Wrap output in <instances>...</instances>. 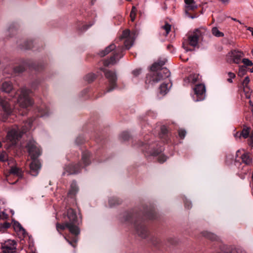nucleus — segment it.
Returning <instances> with one entry per match:
<instances>
[{
	"instance_id": "33",
	"label": "nucleus",
	"mask_w": 253,
	"mask_h": 253,
	"mask_svg": "<svg viewBox=\"0 0 253 253\" xmlns=\"http://www.w3.org/2000/svg\"><path fill=\"white\" fill-rule=\"evenodd\" d=\"M228 78L227 79V82L230 83H232V79L235 78L236 75L234 73L229 72L228 73Z\"/></svg>"
},
{
	"instance_id": "19",
	"label": "nucleus",
	"mask_w": 253,
	"mask_h": 253,
	"mask_svg": "<svg viewBox=\"0 0 253 253\" xmlns=\"http://www.w3.org/2000/svg\"><path fill=\"white\" fill-rule=\"evenodd\" d=\"M165 60H158L157 62L154 63L151 66V69L152 71H156L162 69V67L165 64Z\"/></svg>"
},
{
	"instance_id": "40",
	"label": "nucleus",
	"mask_w": 253,
	"mask_h": 253,
	"mask_svg": "<svg viewBox=\"0 0 253 253\" xmlns=\"http://www.w3.org/2000/svg\"><path fill=\"white\" fill-rule=\"evenodd\" d=\"M250 79L248 77H246L243 82V83H242V85H243V86H248V84L250 82Z\"/></svg>"
},
{
	"instance_id": "38",
	"label": "nucleus",
	"mask_w": 253,
	"mask_h": 253,
	"mask_svg": "<svg viewBox=\"0 0 253 253\" xmlns=\"http://www.w3.org/2000/svg\"><path fill=\"white\" fill-rule=\"evenodd\" d=\"M8 215L4 211L0 212V219H6L8 218Z\"/></svg>"
},
{
	"instance_id": "57",
	"label": "nucleus",
	"mask_w": 253,
	"mask_h": 253,
	"mask_svg": "<svg viewBox=\"0 0 253 253\" xmlns=\"http://www.w3.org/2000/svg\"><path fill=\"white\" fill-rule=\"evenodd\" d=\"M252 113L253 114V108L252 109Z\"/></svg>"
},
{
	"instance_id": "52",
	"label": "nucleus",
	"mask_w": 253,
	"mask_h": 253,
	"mask_svg": "<svg viewBox=\"0 0 253 253\" xmlns=\"http://www.w3.org/2000/svg\"><path fill=\"white\" fill-rule=\"evenodd\" d=\"M232 19L233 20L235 21H237V22L238 21V20H237V19H236V18H232Z\"/></svg>"
},
{
	"instance_id": "30",
	"label": "nucleus",
	"mask_w": 253,
	"mask_h": 253,
	"mask_svg": "<svg viewBox=\"0 0 253 253\" xmlns=\"http://www.w3.org/2000/svg\"><path fill=\"white\" fill-rule=\"evenodd\" d=\"M11 158L8 159L7 155L5 152L2 151L0 154V161L2 162H7V163H8V160H9Z\"/></svg>"
},
{
	"instance_id": "35",
	"label": "nucleus",
	"mask_w": 253,
	"mask_h": 253,
	"mask_svg": "<svg viewBox=\"0 0 253 253\" xmlns=\"http://www.w3.org/2000/svg\"><path fill=\"white\" fill-rule=\"evenodd\" d=\"M158 160L160 163H163L167 160V157L164 155H160L158 158Z\"/></svg>"
},
{
	"instance_id": "13",
	"label": "nucleus",
	"mask_w": 253,
	"mask_h": 253,
	"mask_svg": "<svg viewBox=\"0 0 253 253\" xmlns=\"http://www.w3.org/2000/svg\"><path fill=\"white\" fill-rule=\"evenodd\" d=\"M0 105L1 106L3 111L7 115H9L12 113L13 107L7 98L2 99L0 97Z\"/></svg>"
},
{
	"instance_id": "32",
	"label": "nucleus",
	"mask_w": 253,
	"mask_h": 253,
	"mask_svg": "<svg viewBox=\"0 0 253 253\" xmlns=\"http://www.w3.org/2000/svg\"><path fill=\"white\" fill-rule=\"evenodd\" d=\"M137 9L135 6H133L130 13V17L132 21H134L135 20Z\"/></svg>"
},
{
	"instance_id": "16",
	"label": "nucleus",
	"mask_w": 253,
	"mask_h": 253,
	"mask_svg": "<svg viewBox=\"0 0 253 253\" xmlns=\"http://www.w3.org/2000/svg\"><path fill=\"white\" fill-rule=\"evenodd\" d=\"M185 3V11L188 12V11L194 10L197 8L194 0H184Z\"/></svg>"
},
{
	"instance_id": "49",
	"label": "nucleus",
	"mask_w": 253,
	"mask_h": 253,
	"mask_svg": "<svg viewBox=\"0 0 253 253\" xmlns=\"http://www.w3.org/2000/svg\"><path fill=\"white\" fill-rule=\"evenodd\" d=\"M10 226V224L8 222H5L3 224V227L5 228H8Z\"/></svg>"
},
{
	"instance_id": "22",
	"label": "nucleus",
	"mask_w": 253,
	"mask_h": 253,
	"mask_svg": "<svg viewBox=\"0 0 253 253\" xmlns=\"http://www.w3.org/2000/svg\"><path fill=\"white\" fill-rule=\"evenodd\" d=\"M241 158L243 163L245 164L250 165L252 163V159L250 157L249 153H244L242 155Z\"/></svg>"
},
{
	"instance_id": "28",
	"label": "nucleus",
	"mask_w": 253,
	"mask_h": 253,
	"mask_svg": "<svg viewBox=\"0 0 253 253\" xmlns=\"http://www.w3.org/2000/svg\"><path fill=\"white\" fill-rule=\"evenodd\" d=\"M161 29L165 31V35L167 36L171 30V25L166 23L165 25L162 26Z\"/></svg>"
},
{
	"instance_id": "23",
	"label": "nucleus",
	"mask_w": 253,
	"mask_h": 253,
	"mask_svg": "<svg viewBox=\"0 0 253 253\" xmlns=\"http://www.w3.org/2000/svg\"><path fill=\"white\" fill-rule=\"evenodd\" d=\"M118 54L115 53L113 56H112L109 60H105L103 61V64L105 66H108L110 64H114L116 63L115 58H117Z\"/></svg>"
},
{
	"instance_id": "46",
	"label": "nucleus",
	"mask_w": 253,
	"mask_h": 253,
	"mask_svg": "<svg viewBox=\"0 0 253 253\" xmlns=\"http://www.w3.org/2000/svg\"><path fill=\"white\" fill-rule=\"evenodd\" d=\"M161 131L163 133L165 134L167 132V129L165 126H162L161 127Z\"/></svg>"
},
{
	"instance_id": "27",
	"label": "nucleus",
	"mask_w": 253,
	"mask_h": 253,
	"mask_svg": "<svg viewBox=\"0 0 253 253\" xmlns=\"http://www.w3.org/2000/svg\"><path fill=\"white\" fill-rule=\"evenodd\" d=\"M250 128L249 127H244L242 131L241 132L242 137L244 138H247L248 137L250 133Z\"/></svg>"
},
{
	"instance_id": "8",
	"label": "nucleus",
	"mask_w": 253,
	"mask_h": 253,
	"mask_svg": "<svg viewBox=\"0 0 253 253\" xmlns=\"http://www.w3.org/2000/svg\"><path fill=\"white\" fill-rule=\"evenodd\" d=\"M31 91L25 88H22L21 93L17 99L19 106L22 108H27L32 105L33 102L29 96Z\"/></svg>"
},
{
	"instance_id": "51",
	"label": "nucleus",
	"mask_w": 253,
	"mask_h": 253,
	"mask_svg": "<svg viewBox=\"0 0 253 253\" xmlns=\"http://www.w3.org/2000/svg\"><path fill=\"white\" fill-rule=\"evenodd\" d=\"M14 179H15V180H16V178L15 176H12V177H11V181H13V180Z\"/></svg>"
},
{
	"instance_id": "34",
	"label": "nucleus",
	"mask_w": 253,
	"mask_h": 253,
	"mask_svg": "<svg viewBox=\"0 0 253 253\" xmlns=\"http://www.w3.org/2000/svg\"><path fill=\"white\" fill-rule=\"evenodd\" d=\"M242 62L247 66H251L253 65L252 62L247 58H244L242 60Z\"/></svg>"
},
{
	"instance_id": "5",
	"label": "nucleus",
	"mask_w": 253,
	"mask_h": 253,
	"mask_svg": "<svg viewBox=\"0 0 253 253\" xmlns=\"http://www.w3.org/2000/svg\"><path fill=\"white\" fill-rule=\"evenodd\" d=\"M56 228L57 231L61 233V230H64L65 229H68L69 231L74 236L70 239L69 237L67 236H64L65 240L73 247L76 248L77 246V242L78 241V238L77 236L79 235L72 228L70 224H68L65 220L63 223H59L58 222L56 224Z\"/></svg>"
},
{
	"instance_id": "20",
	"label": "nucleus",
	"mask_w": 253,
	"mask_h": 253,
	"mask_svg": "<svg viewBox=\"0 0 253 253\" xmlns=\"http://www.w3.org/2000/svg\"><path fill=\"white\" fill-rule=\"evenodd\" d=\"M13 88L11 83L9 82H4L1 85V90L7 93H9Z\"/></svg>"
},
{
	"instance_id": "59",
	"label": "nucleus",
	"mask_w": 253,
	"mask_h": 253,
	"mask_svg": "<svg viewBox=\"0 0 253 253\" xmlns=\"http://www.w3.org/2000/svg\"><path fill=\"white\" fill-rule=\"evenodd\" d=\"M252 178H253V175H252Z\"/></svg>"
},
{
	"instance_id": "37",
	"label": "nucleus",
	"mask_w": 253,
	"mask_h": 253,
	"mask_svg": "<svg viewBox=\"0 0 253 253\" xmlns=\"http://www.w3.org/2000/svg\"><path fill=\"white\" fill-rule=\"evenodd\" d=\"M186 131L184 129H180L178 131L179 136L182 139L184 138V137L186 135Z\"/></svg>"
},
{
	"instance_id": "56",
	"label": "nucleus",
	"mask_w": 253,
	"mask_h": 253,
	"mask_svg": "<svg viewBox=\"0 0 253 253\" xmlns=\"http://www.w3.org/2000/svg\"><path fill=\"white\" fill-rule=\"evenodd\" d=\"M252 55H253V50L252 51Z\"/></svg>"
},
{
	"instance_id": "25",
	"label": "nucleus",
	"mask_w": 253,
	"mask_h": 253,
	"mask_svg": "<svg viewBox=\"0 0 253 253\" xmlns=\"http://www.w3.org/2000/svg\"><path fill=\"white\" fill-rule=\"evenodd\" d=\"M136 230L137 234L142 237H145V232L146 230L145 228L142 225L138 226L136 227Z\"/></svg>"
},
{
	"instance_id": "31",
	"label": "nucleus",
	"mask_w": 253,
	"mask_h": 253,
	"mask_svg": "<svg viewBox=\"0 0 253 253\" xmlns=\"http://www.w3.org/2000/svg\"><path fill=\"white\" fill-rule=\"evenodd\" d=\"M96 76L93 73L88 74L85 77V80L89 83L93 82Z\"/></svg>"
},
{
	"instance_id": "6",
	"label": "nucleus",
	"mask_w": 253,
	"mask_h": 253,
	"mask_svg": "<svg viewBox=\"0 0 253 253\" xmlns=\"http://www.w3.org/2000/svg\"><path fill=\"white\" fill-rule=\"evenodd\" d=\"M170 76V72L167 68H163L158 72H153L148 74L146 77V83L155 84L159 82L168 78Z\"/></svg>"
},
{
	"instance_id": "58",
	"label": "nucleus",
	"mask_w": 253,
	"mask_h": 253,
	"mask_svg": "<svg viewBox=\"0 0 253 253\" xmlns=\"http://www.w3.org/2000/svg\"><path fill=\"white\" fill-rule=\"evenodd\" d=\"M202 98H200V99H197V101H199L200 100H201Z\"/></svg>"
},
{
	"instance_id": "1",
	"label": "nucleus",
	"mask_w": 253,
	"mask_h": 253,
	"mask_svg": "<svg viewBox=\"0 0 253 253\" xmlns=\"http://www.w3.org/2000/svg\"><path fill=\"white\" fill-rule=\"evenodd\" d=\"M37 145L36 142L34 140L30 141L27 145L29 155L32 159V162L30 165V172L32 175L35 176L38 174L41 167V163L37 159L41 155V152Z\"/></svg>"
},
{
	"instance_id": "47",
	"label": "nucleus",
	"mask_w": 253,
	"mask_h": 253,
	"mask_svg": "<svg viewBox=\"0 0 253 253\" xmlns=\"http://www.w3.org/2000/svg\"><path fill=\"white\" fill-rule=\"evenodd\" d=\"M140 72V70H134L133 71V74L134 75L137 76L139 74Z\"/></svg>"
},
{
	"instance_id": "9",
	"label": "nucleus",
	"mask_w": 253,
	"mask_h": 253,
	"mask_svg": "<svg viewBox=\"0 0 253 253\" xmlns=\"http://www.w3.org/2000/svg\"><path fill=\"white\" fill-rule=\"evenodd\" d=\"M100 70L104 72L105 78L109 82V87L107 88L106 92L112 91L116 86L117 78L116 73L112 71L103 68H101Z\"/></svg>"
},
{
	"instance_id": "21",
	"label": "nucleus",
	"mask_w": 253,
	"mask_h": 253,
	"mask_svg": "<svg viewBox=\"0 0 253 253\" xmlns=\"http://www.w3.org/2000/svg\"><path fill=\"white\" fill-rule=\"evenodd\" d=\"M116 48V45L114 44H111L109 46H107L105 49L102 50L99 53V55L101 57H103L106 55L108 54L111 51L115 49Z\"/></svg>"
},
{
	"instance_id": "2",
	"label": "nucleus",
	"mask_w": 253,
	"mask_h": 253,
	"mask_svg": "<svg viewBox=\"0 0 253 253\" xmlns=\"http://www.w3.org/2000/svg\"><path fill=\"white\" fill-rule=\"evenodd\" d=\"M33 121L32 119H30L22 126L21 130L17 126L12 127L7 132L6 141L10 142L11 145L15 144L22 134L31 128Z\"/></svg>"
},
{
	"instance_id": "18",
	"label": "nucleus",
	"mask_w": 253,
	"mask_h": 253,
	"mask_svg": "<svg viewBox=\"0 0 253 253\" xmlns=\"http://www.w3.org/2000/svg\"><path fill=\"white\" fill-rule=\"evenodd\" d=\"M194 91L197 96L202 95L206 92V88L205 85L203 84H199L196 85L194 88Z\"/></svg>"
},
{
	"instance_id": "4",
	"label": "nucleus",
	"mask_w": 253,
	"mask_h": 253,
	"mask_svg": "<svg viewBox=\"0 0 253 253\" xmlns=\"http://www.w3.org/2000/svg\"><path fill=\"white\" fill-rule=\"evenodd\" d=\"M8 165L9 169L5 173L6 179L9 183L13 184L23 177V172L21 169L15 166V162L12 158L8 160Z\"/></svg>"
},
{
	"instance_id": "3",
	"label": "nucleus",
	"mask_w": 253,
	"mask_h": 253,
	"mask_svg": "<svg viewBox=\"0 0 253 253\" xmlns=\"http://www.w3.org/2000/svg\"><path fill=\"white\" fill-rule=\"evenodd\" d=\"M64 218L65 220L70 224L72 228L79 235L80 234L79 226L82 223V217L81 214L79 213L78 215L75 210L69 208L64 214Z\"/></svg>"
},
{
	"instance_id": "53",
	"label": "nucleus",
	"mask_w": 253,
	"mask_h": 253,
	"mask_svg": "<svg viewBox=\"0 0 253 253\" xmlns=\"http://www.w3.org/2000/svg\"><path fill=\"white\" fill-rule=\"evenodd\" d=\"M250 71H251V72L253 73V68L252 69H251Z\"/></svg>"
},
{
	"instance_id": "41",
	"label": "nucleus",
	"mask_w": 253,
	"mask_h": 253,
	"mask_svg": "<svg viewBox=\"0 0 253 253\" xmlns=\"http://www.w3.org/2000/svg\"><path fill=\"white\" fill-rule=\"evenodd\" d=\"M248 144L250 146H251L252 147H253V132H252L251 134L250 135L249 139L248 140Z\"/></svg>"
},
{
	"instance_id": "44",
	"label": "nucleus",
	"mask_w": 253,
	"mask_h": 253,
	"mask_svg": "<svg viewBox=\"0 0 253 253\" xmlns=\"http://www.w3.org/2000/svg\"><path fill=\"white\" fill-rule=\"evenodd\" d=\"M234 136L236 138V139H238V138H241V137H242V135H241V132H237L235 134H234Z\"/></svg>"
},
{
	"instance_id": "14",
	"label": "nucleus",
	"mask_w": 253,
	"mask_h": 253,
	"mask_svg": "<svg viewBox=\"0 0 253 253\" xmlns=\"http://www.w3.org/2000/svg\"><path fill=\"white\" fill-rule=\"evenodd\" d=\"M171 85L172 84L169 81H165L159 87L160 93L162 95H165L169 91Z\"/></svg>"
},
{
	"instance_id": "12",
	"label": "nucleus",
	"mask_w": 253,
	"mask_h": 253,
	"mask_svg": "<svg viewBox=\"0 0 253 253\" xmlns=\"http://www.w3.org/2000/svg\"><path fill=\"white\" fill-rule=\"evenodd\" d=\"M244 56L243 52L239 51L234 50L229 52L227 55V60L229 62H233L239 64L241 62V58Z\"/></svg>"
},
{
	"instance_id": "42",
	"label": "nucleus",
	"mask_w": 253,
	"mask_h": 253,
	"mask_svg": "<svg viewBox=\"0 0 253 253\" xmlns=\"http://www.w3.org/2000/svg\"><path fill=\"white\" fill-rule=\"evenodd\" d=\"M129 137V134L127 132H124L122 134V138L124 140H127Z\"/></svg>"
},
{
	"instance_id": "24",
	"label": "nucleus",
	"mask_w": 253,
	"mask_h": 253,
	"mask_svg": "<svg viewBox=\"0 0 253 253\" xmlns=\"http://www.w3.org/2000/svg\"><path fill=\"white\" fill-rule=\"evenodd\" d=\"M89 155L87 152H84L82 155V160L84 164V166H87L90 164V160L89 159Z\"/></svg>"
},
{
	"instance_id": "45",
	"label": "nucleus",
	"mask_w": 253,
	"mask_h": 253,
	"mask_svg": "<svg viewBox=\"0 0 253 253\" xmlns=\"http://www.w3.org/2000/svg\"><path fill=\"white\" fill-rule=\"evenodd\" d=\"M185 207L187 209H190L191 207V203L186 201L185 202Z\"/></svg>"
},
{
	"instance_id": "50",
	"label": "nucleus",
	"mask_w": 253,
	"mask_h": 253,
	"mask_svg": "<svg viewBox=\"0 0 253 253\" xmlns=\"http://www.w3.org/2000/svg\"><path fill=\"white\" fill-rule=\"evenodd\" d=\"M18 227L19 228V231H21V230L24 231V228L22 227V226L20 224H19Z\"/></svg>"
},
{
	"instance_id": "7",
	"label": "nucleus",
	"mask_w": 253,
	"mask_h": 253,
	"mask_svg": "<svg viewBox=\"0 0 253 253\" xmlns=\"http://www.w3.org/2000/svg\"><path fill=\"white\" fill-rule=\"evenodd\" d=\"M201 35V32L198 29L195 30L193 32L189 33L187 35V39L184 40L182 43L183 47L186 51H189L190 49L188 48L187 45H190L193 47L197 46Z\"/></svg>"
},
{
	"instance_id": "15",
	"label": "nucleus",
	"mask_w": 253,
	"mask_h": 253,
	"mask_svg": "<svg viewBox=\"0 0 253 253\" xmlns=\"http://www.w3.org/2000/svg\"><path fill=\"white\" fill-rule=\"evenodd\" d=\"M82 167L79 164L76 165H71L67 168V171L69 174H77L81 170Z\"/></svg>"
},
{
	"instance_id": "11",
	"label": "nucleus",
	"mask_w": 253,
	"mask_h": 253,
	"mask_svg": "<svg viewBox=\"0 0 253 253\" xmlns=\"http://www.w3.org/2000/svg\"><path fill=\"white\" fill-rule=\"evenodd\" d=\"M2 253H12L16 250V242L14 240H8L1 244Z\"/></svg>"
},
{
	"instance_id": "48",
	"label": "nucleus",
	"mask_w": 253,
	"mask_h": 253,
	"mask_svg": "<svg viewBox=\"0 0 253 253\" xmlns=\"http://www.w3.org/2000/svg\"><path fill=\"white\" fill-rule=\"evenodd\" d=\"M247 27V29L251 32L252 35L253 36V28L251 27Z\"/></svg>"
},
{
	"instance_id": "54",
	"label": "nucleus",
	"mask_w": 253,
	"mask_h": 253,
	"mask_svg": "<svg viewBox=\"0 0 253 253\" xmlns=\"http://www.w3.org/2000/svg\"><path fill=\"white\" fill-rule=\"evenodd\" d=\"M237 22H239V23H240V24H242L241 22V21H239V20H238V21H237Z\"/></svg>"
},
{
	"instance_id": "26",
	"label": "nucleus",
	"mask_w": 253,
	"mask_h": 253,
	"mask_svg": "<svg viewBox=\"0 0 253 253\" xmlns=\"http://www.w3.org/2000/svg\"><path fill=\"white\" fill-rule=\"evenodd\" d=\"M243 91L246 98L249 99L251 97L252 91L249 86H243Z\"/></svg>"
},
{
	"instance_id": "43",
	"label": "nucleus",
	"mask_w": 253,
	"mask_h": 253,
	"mask_svg": "<svg viewBox=\"0 0 253 253\" xmlns=\"http://www.w3.org/2000/svg\"><path fill=\"white\" fill-rule=\"evenodd\" d=\"M24 70V68L22 66H19L15 68V71L16 72H22Z\"/></svg>"
},
{
	"instance_id": "36",
	"label": "nucleus",
	"mask_w": 253,
	"mask_h": 253,
	"mask_svg": "<svg viewBox=\"0 0 253 253\" xmlns=\"http://www.w3.org/2000/svg\"><path fill=\"white\" fill-rule=\"evenodd\" d=\"M198 78V75H191L189 78V80L190 81L192 82V83H194L197 82Z\"/></svg>"
},
{
	"instance_id": "29",
	"label": "nucleus",
	"mask_w": 253,
	"mask_h": 253,
	"mask_svg": "<svg viewBox=\"0 0 253 253\" xmlns=\"http://www.w3.org/2000/svg\"><path fill=\"white\" fill-rule=\"evenodd\" d=\"M212 33L217 37H221L224 36L223 33L220 32L216 27H214L212 29Z\"/></svg>"
},
{
	"instance_id": "10",
	"label": "nucleus",
	"mask_w": 253,
	"mask_h": 253,
	"mask_svg": "<svg viewBox=\"0 0 253 253\" xmlns=\"http://www.w3.org/2000/svg\"><path fill=\"white\" fill-rule=\"evenodd\" d=\"M137 36L135 31L130 32L129 30H126L123 31L121 36V39H125L124 42L125 46L126 48L129 49L132 45L135 39Z\"/></svg>"
},
{
	"instance_id": "17",
	"label": "nucleus",
	"mask_w": 253,
	"mask_h": 253,
	"mask_svg": "<svg viewBox=\"0 0 253 253\" xmlns=\"http://www.w3.org/2000/svg\"><path fill=\"white\" fill-rule=\"evenodd\" d=\"M78 191V188L76 183L73 181L70 185V188L68 193V196L71 198H74Z\"/></svg>"
},
{
	"instance_id": "39",
	"label": "nucleus",
	"mask_w": 253,
	"mask_h": 253,
	"mask_svg": "<svg viewBox=\"0 0 253 253\" xmlns=\"http://www.w3.org/2000/svg\"><path fill=\"white\" fill-rule=\"evenodd\" d=\"M207 237L208 238L211 240H214L216 239V236L211 233H209L207 234Z\"/></svg>"
},
{
	"instance_id": "55",
	"label": "nucleus",
	"mask_w": 253,
	"mask_h": 253,
	"mask_svg": "<svg viewBox=\"0 0 253 253\" xmlns=\"http://www.w3.org/2000/svg\"><path fill=\"white\" fill-rule=\"evenodd\" d=\"M2 145H1V142H0V148L1 147Z\"/></svg>"
}]
</instances>
